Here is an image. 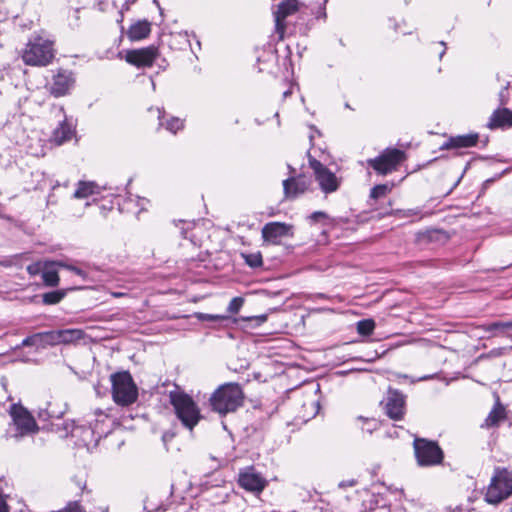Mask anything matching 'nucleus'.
<instances>
[{"instance_id": "1", "label": "nucleus", "mask_w": 512, "mask_h": 512, "mask_svg": "<svg viewBox=\"0 0 512 512\" xmlns=\"http://www.w3.org/2000/svg\"><path fill=\"white\" fill-rule=\"evenodd\" d=\"M244 393L237 383H225L219 386L210 396L209 404L212 411L221 416L235 412L243 405Z\"/></svg>"}, {"instance_id": "2", "label": "nucleus", "mask_w": 512, "mask_h": 512, "mask_svg": "<svg viewBox=\"0 0 512 512\" xmlns=\"http://www.w3.org/2000/svg\"><path fill=\"white\" fill-rule=\"evenodd\" d=\"M169 399L176 417L185 428L192 431L202 418L197 403L191 396L179 390L170 391Z\"/></svg>"}, {"instance_id": "3", "label": "nucleus", "mask_w": 512, "mask_h": 512, "mask_svg": "<svg viewBox=\"0 0 512 512\" xmlns=\"http://www.w3.org/2000/svg\"><path fill=\"white\" fill-rule=\"evenodd\" d=\"M512 495V470L495 467L490 483L486 489L485 501L497 505Z\"/></svg>"}, {"instance_id": "4", "label": "nucleus", "mask_w": 512, "mask_h": 512, "mask_svg": "<svg viewBox=\"0 0 512 512\" xmlns=\"http://www.w3.org/2000/svg\"><path fill=\"white\" fill-rule=\"evenodd\" d=\"M54 41L42 36L31 39L23 52L22 58L27 65L46 66L54 58Z\"/></svg>"}, {"instance_id": "5", "label": "nucleus", "mask_w": 512, "mask_h": 512, "mask_svg": "<svg viewBox=\"0 0 512 512\" xmlns=\"http://www.w3.org/2000/svg\"><path fill=\"white\" fill-rule=\"evenodd\" d=\"M112 398L117 405L129 406L138 398V388L127 371L117 372L110 376Z\"/></svg>"}, {"instance_id": "6", "label": "nucleus", "mask_w": 512, "mask_h": 512, "mask_svg": "<svg viewBox=\"0 0 512 512\" xmlns=\"http://www.w3.org/2000/svg\"><path fill=\"white\" fill-rule=\"evenodd\" d=\"M12 424L8 436L19 441L21 438L38 432L39 427L30 412L21 405L14 404L10 408Z\"/></svg>"}, {"instance_id": "7", "label": "nucleus", "mask_w": 512, "mask_h": 512, "mask_svg": "<svg viewBox=\"0 0 512 512\" xmlns=\"http://www.w3.org/2000/svg\"><path fill=\"white\" fill-rule=\"evenodd\" d=\"M405 160V153L396 148L384 150L378 157L368 159L367 163L377 173L386 175L397 170L398 166Z\"/></svg>"}, {"instance_id": "8", "label": "nucleus", "mask_w": 512, "mask_h": 512, "mask_svg": "<svg viewBox=\"0 0 512 512\" xmlns=\"http://www.w3.org/2000/svg\"><path fill=\"white\" fill-rule=\"evenodd\" d=\"M414 451L420 466H434L443 460V452L436 442L422 438L414 440Z\"/></svg>"}, {"instance_id": "9", "label": "nucleus", "mask_w": 512, "mask_h": 512, "mask_svg": "<svg viewBox=\"0 0 512 512\" xmlns=\"http://www.w3.org/2000/svg\"><path fill=\"white\" fill-rule=\"evenodd\" d=\"M309 165L322 192L330 194L338 190L340 179L332 171L312 157L309 158Z\"/></svg>"}, {"instance_id": "10", "label": "nucleus", "mask_w": 512, "mask_h": 512, "mask_svg": "<svg viewBox=\"0 0 512 512\" xmlns=\"http://www.w3.org/2000/svg\"><path fill=\"white\" fill-rule=\"evenodd\" d=\"M158 56V48L154 45H150L140 49L128 50L125 55V60L138 68L151 67Z\"/></svg>"}, {"instance_id": "11", "label": "nucleus", "mask_w": 512, "mask_h": 512, "mask_svg": "<svg viewBox=\"0 0 512 512\" xmlns=\"http://www.w3.org/2000/svg\"><path fill=\"white\" fill-rule=\"evenodd\" d=\"M238 483L240 487L255 495H259L268 485V481L260 473H257L253 467L240 471Z\"/></svg>"}, {"instance_id": "12", "label": "nucleus", "mask_w": 512, "mask_h": 512, "mask_svg": "<svg viewBox=\"0 0 512 512\" xmlns=\"http://www.w3.org/2000/svg\"><path fill=\"white\" fill-rule=\"evenodd\" d=\"M406 397L398 390L389 389L384 400L387 416L393 420H401L405 414Z\"/></svg>"}, {"instance_id": "13", "label": "nucleus", "mask_w": 512, "mask_h": 512, "mask_svg": "<svg viewBox=\"0 0 512 512\" xmlns=\"http://www.w3.org/2000/svg\"><path fill=\"white\" fill-rule=\"evenodd\" d=\"M75 77L74 74L69 70L60 69L52 77V81L49 84L50 93L55 97H61L70 92L74 87Z\"/></svg>"}, {"instance_id": "14", "label": "nucleus", "mask_w": 512, "mask_h": 512, "mask_svg": "<svg viewBox=\"0 0 512 512\" xmlns=\"http://www.w3.org/2000/svg\"><path fill=\"white\" fill-rule=\"evenodd\" d=\"M293 226L282 222H269L262 228V238L265 242L279 244L282 238L293 235Z\"/></svg>"}, {"instance_id": "15", "label": "nucleus", "mask_w": 512, "mask_h": 512, "mask_svg": "<svg viewBox=\"0 0 512 512\" xmlns=\"http://www.w3.org/2000/svg\"><path fill=\"white\" fill-rule=\"evenodd\" d=\"M298 10V2L296 0H287L278 5L277 10L274 12L275 29L279 34V38L283 39L285 32L284 20L287 16L293 14Z\"/></svg>"}, {"instance_id": "16", "label": "nucleus", "mask_w": 512, "mask_h": 512, "mask_svg": "<svg viewBox=\"0 0 512 512\" xmlns=\"http://www.w3.org/2000/svg\"><path fill=\"white\" fill-rule=\"evenodd\" d=\"M311 185V181L305 176L290 177L283 181L284 195L287 199H295L305 193Z\"/></svg>"}, {"instance_id": "17", "label": "nucleus", "mask_w": 512, "mask_h": 512, "mask_svg": "<svg viewBox=\"0 0 512 512\" xmlns=\"http://www.w3.org/2000/svg\"><path fill=\"white\" fill-rule=\"evenodd\" d=\"M151 32V24L147 20H139L136 23L132 24L128 31L127 37L130 41H140L149 36Z\"/></svg>"}, {"instance_id": "18", "label": "nucleus", "mask_w": 512, "mask_h": 512, "mask_svg": "<svg viewBox=\"0 0 512 512\" xmlns=\"http://www.w3.org/2000/svg\"><path fill=\"white\" fill-rule=\"evenodd\" d=\"M74 126L69 123L66 119L61 121L59 125L54 129L52 134V140L57 144L61 145L64 142L70 140L74 135Z\"/></svg>"}, {"instance_id": "19", "label": "nucleus", "mask_w": 512, "mask_h": 512, "mask_svg": "<svg viewBox=\"0 0 512 512\" xmlns=\"http://www.w3.org/2000/svg\"><path fill=\"white\" fill-rule=\"evenodd\" d=\"M478 141L477 134L460 135L450 138L442 145V149L467 148L475 146Z\"/></svg>"}, {"instance_id": "20", "label": "nucleus", "mask_w": 512, "mask_h": 512, "mask_svg": "<svg viewBox=\"0 0 512 512\" xmlns=\"http://www.w3.org/2000/svg\"><path fill=\"white\" fill-rule=\"evenodd\" d=\"M505 126H512V111L506 108L497 109L491 115L489 127L498 128Z\"/></svg>"}, {"instance_id": "21", "label": "nucleus", "mask_w": 512, "mask_h": 512, "mask_svg": "<svg viewBox=\"0 0 512 512\" xmlns=\"http://www.w3.org/2000/svg\"><path fill=\"white\" fill-rule=\"evenodd\" d=\"M59 261H46V266L42 273V279L46 286L55 287L59 284V276L56 270Z\"/></svg>"}, {"instance_id": "22", "label": "nucleus", "mask_w": 512, "mask_h": 512, "mask_svg": "<svg viewBox=\"0 0 512 512\" xmlns=\"http://www.w3.org/2000/svg\"><path fill=\"white\" fill-rule=\"evenodd\" d=\"M99 186L92 181H79L74 192V198L84 199L94 194H99Z\"/></svg>"}, {"instance_id": "23", "label": "nucleus", "mask_w": 512, "mask_h": 512, "mask_svg": "<svg viewBox=\"0 0 512 512\" xmlns=\"http://www.w3.org/2000/svg\"><path fill=\"white\" fill-rule=\"evenodd\" d=\"M60 342L61 344H75L85 337V332L82 329H60Z\"/></svg>"}, {"instance_id": "24", "label": "nucleus", "mask_w": 512, "mask_h": 512, "mask_svg": "<svg viewBox=\"0 0 512 512\" xmlns=\"http://www.w3.org/2000/svg\"><path fill=\"white\" fill-rule=\"evenodd\" d=\"M485 332L491 333V337H495L499 334L505 333L509 330L507 327V321H497L493 323H487L480 326Z\"/></svg>"}, {"instance_id": "25", "label": "nucleus", "mask_w": 512, "mask_h": 512, "mask_svg": "<svg viewBox=\"0 0 512 512\" xmlns=\"http://www.w3.org/2000/svg\"><path fill=\"white\" fill-rule=\"evenodd\" d=\"M505 418L504 408L500 405L495 406L485 419V425L487 427L496 426L498 423Z\"/></svg>"}, {"instance_id": "26", "label": "nucleus", "mask_w": 512, "mask_h": 512, "mask_svg": "<svg viewBox=\"0 0 512 512\" xmlns=\"http://www.w3.org/2000/svg\"><path fill=\"white\" fill-rule=\"evenodd\" d=\"M66 296V290H56L44 293L42 301L46 305H54L59 303Z\"/></svg>"}, {"instance_id": "27", "label": "nucleus", "mask_w": 512, "mask_h": 512, "mask_svg": "<svg viewBox=\"0 0 512 512\" xmlns=\"http://www.w3.org/2000/svg\"><path fill=\"white\" fill-rule=\"evenodd\" d=\"M41 336H42V339H43V344H44V347L49 345V346H56V345H60L61 342H60V330H52V331H45V332H41Z\"/></svg>"}, {"instance_id": "28", "label": "nucleus", "mask_w": 512, "mask_h": 512, "mask_svg": "<svg viewBox=\"0 0 512 512\" xmlns=\"http://www.w3.org/2000/svg\"><path fill=\"white\" fill-rule=\"evenodd\" d=\"M375 328V322L372 319H363L357 323V331L360 335L368 336L372 334Z\"/></svg>"}, {"instance_id": "29", "label": "nucleus", "mask_w": 512, "mask_h": 512, "mask_svg": "<svg viewBox=\"0 0 512 512\" xmlns=\"http://www.w3.org/2000/svg\"><path fill=\"white\" fill-rule=\"evenodd\" d=\"M242 257L244 258L245 263L252 268L260 267L263 263L262 255L260 252L250 253V254L243 253Z\"/></svg>"}, {"instance_id": "30", "label": "nucleus", "mask_w": 512, "mask_h": 512, "mask_svg": "<svg viewBox=\"0 0 512 512\" xmlns=\"http://www.w3.org/2000/svg\"><path fill=\"white\" fill-rule=\"evenodd\" d=\"M22 346H36V347H44L43 339L41 336V332L35 333L31 336L26 337L22 343Z\"/></svg>"}, {"instance_id": "31", "label": "nucleus", "mask_w": 512, "mask_h": 512, "mask_svg": "<svg viewBox=\"0 0 512 512\" xmlns=\"http://www.w3.org/2000/svg\"><path fill=\"white\" fill-rule=\"evenodd\" d=\"M184 127V122L180 118L172 117L165 124V128L173 134H176Z\"/></svg>"}, {"instance_id": "32", "label": "nucleus", "mask_w": 512, "mask_h": 512, "mask_svg": "<svg viewBox=\"0 0 512 512\" xmlns=\"http://www.w3.org/2000/svg\"><path fill=\"white\" fill-rule=\"evenodd\" d=\"M388 192H390V187L387 184L376 185L371 189L370 197L379 199L386 196Z\"/></svg>"}, {"instance_id": "33", "label": "nucleus", "mask_w": 512, "mask_h": 512, "mask_svg": "<svg viewBox=\"0 0 512 512\" xmlns=\"http://www.w3.org/2000/svg\"><path fill=\"white\" fill-rule=\"evenodd\" d=\"M360 422H362L361 429L369 434H371L378 427V422L376 419H364L362 417L358 418Z\"/></svg>"}, {"instance_id": "34", "label": "nucleus", "mask_w": 512, "mask_h": 512, "mask_svg": "<svg viewBox=\"0 0 512 512\" xmlns=\"http://www.w3.org/2000/svg\"><path fill=\"white\" fill-rule=\"evenodd\" d=\"M196 317L200 321H212V322H221L228 319L225 315H218V314H207V313H198Z\"/></svg>"}, {"instance_id": "35", "label": "nucleus", "mask_w": 512, "mask_h": 512, "mask_svg": "<svg viewBox=\"0 0 512 512\" xmlns=\"http://www.w3.org/2000/svg\"><path fill=\"white\" fill-rule=\"evenodd\" d=\"M243 304H244V298L234 297L231 299V301L227 307V310H228V312H230L232 314L238 313L240 311V309L242 308Z\"/></svg>"}, {"instance_id": "36", "label": "nucleus", "mask_w": 512, "mask_h": 512, "mask_svg": "<svg viewBox=\"0 0 512 512\" xmlns=\"http://www.w3.org/2000/svg\"><path fill=\"white\" fill-rule=\"evenodd\" d=\"M45 266H46V261L45 262L32 263V264L27 266V272L31 276H35V275L40 274V273L42 274Z\"/></svg>"}, {"instance_id": "37", "label": "nucleus", "mask_w": 512, "mask_h": 512, "mask_svg": "<svg viewBox=\"0 0 512 512\" xmlns=\"http://www.w3.org/2000/svg\"><path fill=\"white\" fill-rule=\"evenodd\" d=\"M59 512H86L78 501H71Z\"/></svg>"}, {"instance_id": "38", "label": "nucleus", "mask_w": 512, "mask_h": 512, "mask_svg": "<svg viewBox=\"0 0 512 512\" xmlns=\"http://www.w3.org/2000/svg\"><path fill=\"white\" fill-rule=\"evenodd\" d=\"M94 414L96 416V423L94 425V429L100 430L101 433H106L105 430L100 429L99 424L103 423L106 419H108V415L102 410H95Z\"/></svg>"}, {"instance_id": "39", "label": "nucleus", "mask_w": 512, "mask_h": 512, "mask_svg": "<svg viewBox=\"0 0 512 512\" xmlns=\"http://www.w3.org/2000/svg\"><path fill=\"white\" fill-rule=\"evenodd\" d=\"M58 267L66 268V269L72 271L73 273H75L76 275L82 277L83 279L86 278V273L83 270H81L78 267H76V266L68 265V264H66L64 262L59 261Z\"/></svg>"}, {"instance_id": "40", "label": "nucleus", "mask_w": 512, "mask_h": 512, "mask_svg": "<svg viewBox=\"0 0 512 512\" xmlns=\"http://www.w3.org/2000/svg\"><path fill=\"white\" fill-rule=\"evenodd\" d=\"M399 217H412L417 216L420 213L419 209H407V210H399L396 212Z\"/></svg>"}, {"instance_id": "41", "label": "nucleus", "mask_w": 512, "mask_h": 512, "mask_svg": "<svg viewBox=\"0 0 512 512\" xmlns=\"http://www.w3.org/2000/svg\"><path fill=\"white\" fill-rule=\"evenodd\" d=\"M242 320H244V321H253L254 320L257 322V325H261L267 321V315L261 314V315H257V316H251V317H243Z\"/></svg>"}, {"instance_id": "42", "label": "nucleus", "mask_w": 512, "mask_h": 512, "mask_svg": "<svg viewBox=\"0 0 512 512\" xmlns=\"http://www.w3.org/2000/svg\"><path fill=\"white\" fill-rule=\"evenodd\" d=\"M327 218H328V215L322 211H315L309 216V219L313 222H317V221L324 220Z\"/></svg>"}, {"instance_id": "43", "label": "nucleus", "mask_w": 512, "mask_h": 512, "mask_svg": "<svg viewBox=\"0 0 512 512\" xmlns=\"http://www.w3.org/2000/svg\"><path fill=\"white\" fill-rule=\"evenodd\" d=\"M507 98H508V87H504L499 92V101L501 105L507 104Z\"/></svg>"}, {"instance_id": "44", "label": "nucleus", "mask_w": 512, "mask_h": 512, "mask_svg": "<svg viewBox=\"0 0 512 512\" xmlns=\"http://www.w3.org/2000/svg\"><path fill=\"white\" fill-rule=\"evenodd\" d=\"M0 512H9L8 506L1 494H0Z\"/></svg>"}, {"instance_id": "45", "label": "nucleus", "mask_w": 512, "mask_h": 512, "mask_svg": "<svg viewBox=\"0 0 512 512\" xmlns=\"http://www.w3.org/2000/svg\"><path fill=\"white\" fill-rule=\"evenodd\" d=\"M311 405L314 408V411L312 412V416H314L318 412L319 406H318V403L315 401H312Z\"/></svg>"}, {"instance_id": "46", "label": "nucleus", "mask_w": 512, "mask_h": 512, "mask_svg": "<svg viewBox=\"0 0 512 512\" xmlns=\"http://www.w3.org/2000/svg\"><path fill=\"white\" fill-rule=\"evenodd\" d=\"M440 45H442V46L444 47V48H443V50L440 52V58H442V56H443V55H444V53H445V49H446V47H445V43H444V42H440Z\"/></svg>"}, {"instance_id": "47", "label": "nucleus", "mask_w": 512, "mask_h": 512, "mask_svg": "<svg viewBox=\"0 0 512 512\" xmlns=\"http://www.w3.org/2000/svg\"><path fill=\"white\" fill-rule=\"evenodd\" d=\"M507 327L509 328V330H512V319L507 321Z\"/></svg>"}, {"instance_id": "48", "label": "nucleus", "mask_w": 512, "mask_h": 512, "mask_svg": "<svg viewBox=\"0 0 512 512\" xmlns=\"http://www.w3.org/2000/svg\"><path fill=\"white\" fill-rule=\"evenodd\" d=\"M290 93H291V92H290L289 90H287V91H285V92L283 93V96H284V97H287Z\"/></svg>"}, {"instance_id": "49", "label": "nucleus", "mask_w": 512, "mask_h": 512, "mask_svg": "<svg viewBox=\"0 0 512 512\" xmlns=\"http://www.w3.org/2000/svg\"><path fill=\"white\" fill-rule=\"evenodd\" d=\"M158 112H159V115H158V118L161 119L162 117V112L158 109Z\"/></svg>"}, {"instance_id": "50", "label": "nucleus", "mask_w": 512, "mask_h": 512, "mask_svg": "<svg viewBox=\"0 0 512 512\" xmlns=\"http://www.w3.org/2000/svg\"><path fill=\"white\" fill-rule=\"evenodd\" d=\"M113 295H114L115 297L122 296V294H121V293H114Z\"/></svg>"}, {"instance_id": "51", "label": "nucleus", "mask_w": 512, "mask_h": 512, "mask_svg": "<svg viewBox=\"0 0 512 512\" xmlns=\"http://www.w3.org/2000/svg\"><path fill=\"white\" fill-rule=\"evenodd\" d=\"M510 511L512 512V507H511V510H510Z\"/></svg>"}]
</instances>
